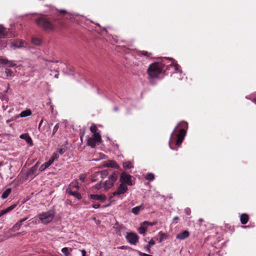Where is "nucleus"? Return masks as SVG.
Listing matches in <instances>:
<instances>
[{
	"mask_svg": "<svg viewBox=\"0 0 256 256\" xmlns=\"http://www.w3.org/2000/svg\"><path fill=\"white\" fill-rule=\"evenodd\" d=\"M186 134V131L182 128L177 130V126L175 128L172 133L171 134L169 146L170 148L173 150H178V148H174L172 145L174 144L178 147H179L182 142Z\"/></svg>",
	"mask_w": 256,
	"mask_h": 256,
	"instance_id": "1",
	"label": "nucleus"
},
{
	"mask_svg": "<svg viewBox=\"0 0 256 256\" xmlns=\"http://www.w3.org/2000/svg\"><path fill=\"white\" fill-rule=\"evenodd\" d=\"M38 26L45 31H52L55 28V26L50 18L46 15H42L36 20Z\"/></svg>",
	"mask_w": 256,
	"mask_h": 256,
	"instance_id": "2",
	"label": "nucleus"
},
{
	"mask_svg": "<svg viewBox=\"0 0 256 256\" xmlns=\"http://www.w3.org/2000/svg\"><path fill=\"white\" fill-rule=\"evenodd\" d=\"M164 68V64L162 62H154L150 64L147 70L148 79L151 80L158 78Z\"/></svg>",
	"mask_w": 256,
	"mask_h": 256,
	"instance_id": "3",
	"label": "nucleus"
},
{
	"mask_svg": "<svg viewBox=\"0 0 256 256\" xmlns=\"http://www.w3.org/2000/svg\"><path fill=\"white\" fill-rule=\"evenodd\" d=\"M118 178V174L114 172L112 174L109 178L108 180H106L103 184H102V186L104 188L105 190H108L110 188H112L116 180Z\"/></svg>",
	"mask_w": 256,
	"mask_h": 256,
	"instance_id": "4",
	"label": "nucleus"
},
{
	"mask_svg": "<svg viewBox=\"0 0 256 256\" xmlns=\"http://www.w3.org/2000/svg\"><path fill=\"white\" fill-rule=\"evenodd\" d=\"M39 218L44 224H48L52 221L54 218L53 213L48 212L39 215Z\"/></svg>",
	"mask_w": 256,
	"mask_h": 256,
	"instance_id": "5",
	"label": "nucleus"
},
{
	"mask_svg": "<svg viewBox=\"0 0 256 256\" xmlns=\"http://www.w3.org/2000/svg\"><path fill=\"white\" fill-rule=\"evenodd\" d=\"M120 181L121 184H125L126 185L132 186V176L125 172H122L120 176Z\"/></svg>",
	"mask_w": 256,
	"mask_h": 256,
	"instance_id": "6",
	"label": "nucleus"
},
{
	"mask_svg": "<svg viewBox=\"0 0 256 256\" xmlns=\"http://www.w3.org/2000/svg\"><path fill=\"white\" fill-rule=\"evenodd\" d=\"M138 236L135 233L128 232L126 236V239L128 242L134 245H136L138 241Z\"/></svg>",
	"mask_w": 256,
	"mask_h": 256,
	"instance_id": "7",
	"label": "nucleus"
},
{
	"mask_svg": "<svg viewBox=\"0 0 256 256\" xmlns=\"http://www.w3.org/2000/svg\"><path fill=\"white\" fill-rule=\"evenodd\" d=\"M128 190V186L125 184H120L117 190L113 192L114 196H119L125 193Z\"/></svg>",
	"mask_w": 256,
	"mask_h": 256,
	"instance_id": "8",
	"label": "nucleus"
},
{
	"mask_svg": "<svg viewBox=\"0 0 256 256\" xmlns=\"http://www.w3.org/2000/svg\"><path fill=\"white\" fill-rule=\"evenodd\" d=\"M0 65L6 67H14L16 64L12 61L8 60L6 58L0 56Z\"/></svg>",
	"mask_w": 256,
	"mask_h": 256,
	"instance_id": "9",
	"label": "nucleus"
},
{
	"mask_svg": "<svg viewBox=\"0 0 256 256\" xmlns=\"http://www.w3.org/2000/svg\"><path fill=\"white\" fill-rule=\"evenodd\" d=\"M28 218V217H26L20 220L18 222H17L12 228V230L13 231H16L19 230L23 222L27 220Z\"/></svg>",
	"mask_w": 256,
	"mask_h": 256,
	"instance_id": "10",
	"label": "nucleus"
},
{
	"mask_svg": "<svg viewBox=\"0 0 256 256\" xmlns=\"http://www.w3.org/2000/svg\"><path fill=\"white\" fill-rule=\"evenodd\" d=\"M103 166L105 167H110L114 168H119L117 163L114 160L104 162Z\"/></svg>",
	"mask_w": 256,
	"mask_h": 256,
	"instance_id": "11",
	"label": "nucleus"
},
{
	"mask_svg": "<svg viewBox=\"0 0 256 256\" xmlns=\"http://www.w3.org/2000/svg\"><path fill=\"white\" fill-rule=\"evenodd\" d=\"M20 138L24 140L30 146H33V142L32 138L30 137L28 134H22Z\"/></svg>",
	"mask_w": 256,
	"mask_h": 256,
	"instance_id": "12",
	"label": "nucleus"
},
{
	"mask_svg": "<svg viewBox=\"0 0 256 256\" xmlns=\"http://www.w3.org/2000/svg\"><path fill=\"white\" fill-rule=\"evenodd\" d=\"M168 235L166 234L163 233L162 232H158V235L155 237L156 240H158L159 242H162L164 240H166Z\"/></svg>",
	"mask_w": 256,
	"mask_h": 256,
	"instance_id": "13",
	"label": "nucleus"
},
{
	"mask_svg": "<svg viewBox=\"0 0 256 256\" xmlns=\"http://www.w3.org/2000/svg\"><path fill=\"white\" fill-rule=\"evenodd\" d=\"M90 198L94 200H98L101 202H104L106 200V196L104 194H94L90 195Z\"/></svg>",
	"mask_w": 256,
	"mask_h": 256,
	"instance_id": "14",
	"label": "nucleus"
},
{
	"mask_svg": "<svg viewBox=\"0 0 256 256\" xmlns=\"http://www.w3.org/2000/svg\"><path fill=\"white\" fill-rule=\"evenodd\" d=\"M190 236V233L188 230H184L176 236V238L178 240H184L188 238Z\"/></svg>",
	"mask_w": 256,
	"mask_h": 256,
	"instance_id": "15",
	"label": "nucleus"
},
{
	"mask_svg": "<svg viewBox=\"0 0 256 256\" xmlns=\"http://www.w3.org/2000/svg\"><path fill=\"white\" fill-rule=\"evenodd\" d=\"M66 192L67 193L69 194H70L72 196H74L75 198H78V200H80V199L82 198L81 195L77 191L73 192V191L71 189L68 188L66 190Z\"/></svg>",
	"mask_w": 256,
	"mask_h": 256,
	"instance_id": "16",
	"label": "nucleus"
},
{
	"mask_svg": "<svg viewBox=\"0 0 256 256\" xmlns=\"http://www.w3.org/2000/svg\"><path fill=\"white\" fill-rule=\"evenodd\" d=\"M144 209V206L142 204L139 206L134 207L132 208V212L135 215H138L140 212Z\"/></svg>",
	"mask_w": 256,
	"mask_h": 256,
	"instance_id": "17",
	"label": "nucleus"
},
{
	"mask_svg": "<svg viewBox=\"0 0 256 256\" xmlns=\"http://www.w3.org/2000/svg\"><path fill=\"white\" fill-rule=\"evenodd\" d=\"M249 220V216L246 214H242L240 216V220L242 224H246Z\"/></svg>",
	"mask_w": 256,
	"mask_h": 256,
	"instance_id": "18",
	"label": "nucleus"
},
{
	"mask_svg": "<svg viewBox=\"0 0 256 256\" xmlns=\"http://www.w3.org/2000/svg\"><path fill=\"white\" fill-rule=\"evenodd\" d=\"M96 143H97V142L91 137L88 138L87 140L88 146H90L92 148H94L96 146Z\"/></svg>",
	"mask_w": 256,
	"mask_h": 256,
	"instance_id": "19",
	"label": "nucleus"
},
{
	"mask_svg": "<svg viewBox=\"0 0 256 256\" xmlns=\"http://www.w3.org/2000/svg\"><path fill=\"white\" fill-rule=\"evenodd\" d=\"M7 36L6 28L2 25L0 24V38H5Z\"/></svg>",
	"mask_w": 256,
	"mask_h": 256,
	"instance_id": "20",
	"label": "nucleus"
},
{
	"mask_svg": "<svg viewBox=\"0 0 256 256\" xmlns=\"http://www.w3.org/2000/svg\"><path fill=\"white\" fill-rule=\"evenodd\" d=\"M155 244V242L153 239H151L146 246V248L148 253L151 252L150 248L152 246Z\"/></svg>",
	"mask_w": 256,
	"mask_h": 256,
	"instance_id": "21",
	"label": "nucleus"
},
{
	"mask_svg": "<svg viewBox=\"0 0 256 256\" xmlns=\"http://www.w3.org/2000/svg\"><path fill=\"white\" fill-rule=\"evenodd\" d=\"M52 164V162H50V160L46 162H44V164H42L40 168V170L41 172H42L46 168L49 167L51 164Z\"/></svg>",
	"mask_w": 256,
	"mask_h": 256,
	"instance_id": "22",
	"label": "nucleus"
},
{
	"mask_svg": "<svg viewBox=\"0 0 256 256\" xmlns=\"http://www.w3.org/2000/svg\"><path fill=\"white\" fill-rule=\"evenodd\" d=\"M91 138H94L97 142V143H100L102 142L101 136L98 132L93 134Z\"/></svg>",
	"mask_w": 256,
	"mask_h": 256,
	"instance_id": "23",
	"label": "nucleus"
},
{
	"mask_svg": "<svg viewBox=\"0 0 256 256\" xmlns=\"http://www.w3.org/2000/svg\"><path fill=\"white\" fill-rule=\"evenodd\" d=\"M138 54L139 56H144L146 57H149L152 54L151 52L145 50H140L138 51Z\"/></svg>",
	"mask_w": 256,
	"mask_h": 256,
	"instance_id": "24",
	"label": "nucleus"
},
{
	"mask_svg": "<svg viewBox=\"0 0 256 256\" xmlns=\"http://www.w3.org/2000/svg\"><path fill=\"white\" fill-rule=\"evenodd\" d=\"M32 114V112L30 110H27L24 111H22L20 114V116L22 118L26 117L29 116Z\"/></svg>",
	"mask_w": 256,
	"mask_h": 256,
	"instance_id": "25",
	"label": "nucleus"
},
{
	"mask_svg": "<svg viewBox=\"0 0 256 256\" xmlns=\"http://www.w3.org/2000/svg\"><path fill=\"white\" fill-rule=\"evenodd\" d=\"M32 43L36 46H40L42 44V40L39 38H33L32 39Z\"/></svg>",
	"mask_w": 256,
	"mask_h": 256,
	"instance_id": "26",
	"label": "nucleus"
},
{
	"mask_svg": "<svg viewBox=\"0 0 256 256\" xmlns=\"http://www.w3.org/2000/svg\"><path fill=\"white\" fill-rule=\"evenodd\" d=\"M11 192V189L10 188H8L6 189L2 194L1 196L2 198V199H5L8 198V196L10 195V193Z\"/></svg>",
	"mask_w": 256,
	"mask_h": 256,
	"instance_id": "27",
	"label": "nucleus"
},
{
	"mask_svg": "<svg viewBox=\"0 0 256 256\" xmlns=\"http://www.w3.org/2000/svg\"><path fill=\"white\" fill-rule=\"evenodd\" d=\"M146 179L149 181L153 180L154 179V175L152 173H148L146 176Z\"/></svg>",
	"mask_w": 256,
	"mask_h": 256,
	"instance_id": "28",
	"label": "nucleus"
},
{
	"mask_svg": "<svg viewBox=\"0 0 256 256\" xmlns=\"http://www.w3.org/2000/svg\"><path fill=\"white\" fill-rule=\"evenodd\" d=\"M123 166L124 168L128 169L133 167L132 164L130 162H126L123 163Z\"/></svg>",
	"mask_w": 256,
	"mask_h": 256,
	"instance_id": "29",
	"label": "nucleus"
},
{
	"mask_svg": "<svg viewBox=\"0 0 256 256\" xmlns=\"http://www.w3.org/2000/svg\"><path fill=\"white\" fill-rule=\"evenodd\" d=\"M158 224V221L157 220H156V221H154L153 222H147V221H145L144 222H143V225L144 226H154V225H156Z\"/></svg>",
	"mask_w": 256,
	"mask_h": 256,
	"instance_id": "30",
	"label": "nucleus"
},
{
	"mask_svg": "<svg viewBox=\"0 0 256 256\" xmlns=\"http://www.w3.org/2000/svg\"><path fill=\"white\" fill-rule=\"evenodd\" d=\"M144 226H144L142 224V226L138 229V231L140 234H144L146 232V228Z\"/></svg>",
	"mask_w": 256,
	"mask_h": 256,
	"instance_id": "31",
	"label": "nucleus"
},
{
	"mask_svg": "<svg viewBox=\"0 0 256 256\" xmlns=\"http://www.w3.org/2000/svg\"><path fill=\"white\" fill-rule=\"evenodd\" d=\"M62 252L64 254L65 256H71L68 252V248H64L62 249Z\"/></svg>",
	"mask_w": 256,
	"mask_h": 256,
	"instance_id": "32",
	"label": "nucleus"
},
{
	"mask_svg": "<svg viewBox=\"0 0 256 256\" xmlns=\"http://www.w3.org/2000/svg\"><path fill=\"white\" fill-rule=\"evenodd\" d=\"M19 45L17 44H12V46H14L16 48H21L24 46H23L24 42L22 40H18Z\"/></svg>",
	"mask_w": 256,
	"mask_h": 256,
	"instance_id": "33",
	"label": "nucleus"
},
{
	"mask_svg": "<svg viewBox=\"0 0 256 256\" xmlns=\"http://www.w3.org/2000/svg\"><path fill=\"white\" fill-rule=\"evenodd\" d=\"M90 130L92 133L94 134L97 132L98 128L95 124H93L90 127Z\"/></svg>",
	"mask_w": 256,
	"mask_h": 256,
	"instance_id": "34",
	"label": "nucleus"
},
{
	"mask_svg": "<svg viewBox=\"0 0 256 256\" xmlns=\"http://www.w3.org/2000/svg\"><path fill=\"white\" fill-rule=\"evenodd\" d=\"M58 155L57 154H53L52 158L49 160L52 162V164L55 160L58 159Z\"/></svg>",
	"mask_w": 256,
	"mask_h": 256,
	"instance_id": "35",
	"label": "nucleus"
},
{
	"mask_svg": "<svg viewBox=\"0 0 256 256\" xmlns=\"http://www.w3.org/2000/svg\"><path fill=\"white\" fill-rule=\"evenodd\" d=\"M108 174L107 170H104L100 172V175L102 178L106 176Z\"/></svg>",
	"mask_w": 256,
	"mask_h": 256,
	"instance_id": "36",
	"label": "nucleus"
},
{
	"mask_svg": "<svg viewBox=\"0 0 256 256\" xmlns=\"http://www.w3.org/2000/svg\"><path fill=\"white\" fill-rule=\"evenodd\" d=\"M59 128V124H57L55 125V126H54V128H53V130H52V136H54L55 134L56 133V132H57V130H58Z\"/></svg>",
	"mask_w": 256,
	"mask_h": 256,
	"instance_id": "37",
	"label": "nucleus"
},
{
	"mask_svg": "<svg viewBox=\"0 0 256 256\" xmlns=\"http://www.w3.org/2000/svg\"><path fill=\"white\" fill-rule=\"evenodd\" d=\"M6 76H12L13 75L12 72L11 70H9L8 68H6Z\"/></svg>",
	"mask_w": 256,
	"mask_h": 256,
	"instance_id": "38",
	"label": "nucleus"
},
{
	"mask_svg": "<svg viewBox=\"0 0 256 256\" xmlns=\"http://www.w3.org/2000/svg\"><path fill=\"white\" fill-rule=\"evenodd\" d=\"M16 206V204H13L6 208V210H7L8 212H10V210L14 208Z\"/></svg>",
	"mask_w": 256,
	"mask_h": 256,
	"instance_id": "39",
	"label": "nucleus"
},
{
	"mask_svg": "<svg viewBox=\"0 0 256 256\" xmlns=\"http://www.w3.org/2000/svg\"><path fill=\"white\" fill-rule=\"evenodd\" d=\"M184 212L187 216H190L191 214V210L190 208H186L184 209Z\"/></svg>",
	"mask_w": 256,
	"mask_h": 256,
	"instance_id": "40",
	"label": "nucleus"
},
{
	"mask_svg": "<svg viewBox=\"0 0 256 256\" xmlns=\"http://www.w3.org/2000/svg\"><path fill=\"white\" fill-rule=\"evenodd\" d=\"M138 254L140 256H152V255L148 254L143 253L141 252L138 251Z\"/></svg>",
	"mask_w": 256,
	"mask_h": 256,
	"instance_id": "41",
	"label": "nucleus"
},
{
	"mask_svg": "<svg viewBox=\"0 0 256 256\" xmlns=\"http://www.w3.org/2000/svg\"><path fill=\"white\" fill-rule=\"evenodd\" d=\"M67 16L66 17V19H71L74 18V15L72 14L67 12Z\"/></svg>",
	"mask_w": 256,
	"mask_h": 256,
	"instance_id": "42",
	"label": "nucleus"
},
{
	"mask_svg": "<svg viewBox=\"0 0 256 256\" xmlns=\"http://www.w3.org/2000/svg\"><path fill=\"white\" fill-rule=\"evenodd\" d=\"M38 164V163H36L34 166L31 168L30 171L32 173H33L36 170V166Z\"/></svg>",
	"mask_w": 256,
	"mask_h": 256,
	"instance_id": "43",
	"label": "nucleus"
},
{
	"mask_svg": "<svg viewBox=\"0 0 256 256\" xmlns=\"http://www.w3.org/2000/svg\"><path fill=\"white\" fill-rule=\"evenodd\" d=\"M60 14H67V12L66 10H58Z\"/></svg>",
	"mask_w": 256,
	"mask_h": 256,
	"instance_id": "44",
	"label": "nucleus"
},
{
	"mask_svg": "<svg viewBox=\"0 0 256 256\" xmlns=\"http://www.w3.org/2000/svg\"><path fill=\"white\" fill-rule=\"evenodd\" d=\"M8 212L7 210H6V209L5 210H2L0 212V216H2V215L6 214V213H7Z\"/></svg>",
	"mask_w": 256,
	"mask_h": 256,
	"instance_id": "45",
	"label": "nucleus"
},
{
	"mask_svg": "<svg viewBox=\"0 0 256 256\" xmlns=\"http://www.w3.org/2000/svg\"><path fill=\"white\" fill-rule=\"evenodd\" d=\"M85 178H86V176L84 174H80V179L82 182H84Z\"/></svg>",
	"mask_w": 256,
	"mask_h": 256,
	"instance_id": "46",
	"label": "nucleus"
},
{
	"mask_svg": "<svg viewBox=\"0 0 256 256\" xmlns=\"http://www.w3.org/2000/svg\"><path fill=\"white\" fill-rule=\"evenodd\" d=\"M47 104H50L51 112H52V113L54 112V106L51 104V102H48Z\"/></svg>",
	"mask_w": 256,
	"mask_h": 256,
	"instance_id": "47",
	"label": "nucleus"
},
{
	"mask_svg": "<svg viewBox=\"0 0 256 256\" xmlns=\"http://www.w3.org/2000/svg\"><path fill=\"white\" fill-rule=\"evenodd\" d=\"M82 256H86V252L84 250H80Z\"/></svg>",
	"mask_w": 256,
	"mask_h": 256,
	"instance_id": "48",
	"label": "nucleus"
},
{
	"mask_svg": "<svg viewBox=\"0 0 256 256\" xmlns=\"http://www.w3.org/2000/svg\"><path fill=\"white\" fill-rule=\"evenodd\" d=\"M102 187V184L100 183L96 186V188L98 190H99Z\"/></svg>",
	"mask_w": 256,
	"mask_h": 256,
	"instance_id": "49",
	"label": "nucleus"
},
{
	"mask_svg": "<svg viewBox=\"0 0 256 256\" xmlns=\"http://www.w3.org/2000/svg\"><path fill=\"white\" fill-rule=\"evenodd\" d=\"M100 206V204H96L92 206V208H99Z\"/></svg>",
	"mask_w": 256,
	"mask_h": 256,
	"instance_id": "50",
	"label": "nucleus"
},
{
	"mask_svg": "<svg viewBox=\"0 0 256 256\" xmlns=\"http://www.w3.org/2000/svg\"><path fill=\"white\" fill-rule=\"evenodd\" d=\"M58 152L60 154H62L64 153V150L62 148H60Z\"/></svg>",
	"mask_w": 256,
	"mask_h": 256,
	"instance_id": "51",
	"label": "nucleus"
},
{
	"mask_svg": "<svg viewBox=\"0 0 256 256\" xmlns=\"http://www.w3.org/2000/svg\"><path fill=\"white\" fill-rule=\"evenodd\" d=\"M43 121H44V120H43V119H42V120H41V121L40 122L39 124H38V130H40V126H41V125H42V123Z\"/></svg>",
	"mask_w": 256,
	"mask_h": 256,
	"instance_id": "52",
	"label": "nucleus"
},
{
	"mask_svg": "<svg viewBox=\"0 0 256 256\" xmlns=\"http://www.w3.org/2000/svg\"><path fill=\"white\" fill-rule=\"evenodd\" d=\"M178 220H179V218L176 216H175L174 218L173 221L175 222V221Z\"/></svg>",
	"mask_w": 256,
	"mask_h": 256,
	"instance_id": "53",
	"label": "nucleus"
},
{
	"mask_svg": "<svg viewBox=\"0 0 256 256\" xmlns=\"http://www.w3.org/2000/svg\"><path fill=\"white\" fill-rule=\"evenodd\" d=\"M74 186L76 189H78L79 188V186H78V184L77 182H76V184H74Z\"/></svg>",
	"mask_w": 256,
	"mask_h": 256,
	"instance_id": "54",
	"label": "nucleus"
},
{
	"mask_svg": "<svg viewBox=\"0 0 256 256\" xmlns=\"http://www.w3.org/2000/svg\"><path fill=\"white\" fill-rule=\"evenodd\" d=\"M56 74L54 75V78H58L59 74L58 72H56Z\"/></svg>",
	"mask_w": 256,
	"mask_h": 256,
	"instance_id": "55",
	"label": "nucleus"
},
{
	"mask_svg": "<svg viewBox=\"0 0 256 256\" xmlns=\"http://www.w3.org/2000/svg\"><path fill=\"white\" fill-rule=\"evenodd\" d=\"M253 102L254 103H255L256 104V98H254V100H253Z\"/></svg>",
	"mask_w": 256,
	"mask_h": 256,
	"instance_id": "56",
	"label": "nucleus"
},
{
	"mask_svg": "<svg viewBox=\"0 0 256 256\" xmlns=\"http://www.w3.org/2000/svg\"><path fill=\"white\" fill-rule=\"evenodd\" d=\"M198 221H199L200 222H203V220H202V218H200V219H199Z\"/></svg>",
	"mask_w": 256,
	"mask_h": 256,
	"instance_id": "57",
	"label": "nucleus"
},
{
	"mask_svg": "<svg viewBox=\"0 0 256 256\" xmlns=\"http://www.w3.org/2000/svg\"><path fill=\"white\" fill-rule=\"evenodd\" d=\"M2 166V164H1V163L0 162V166Z\"/></svg>",
	"mask_w": 256,
	"mask_h": 256,
	"instance_id": "58",
	"label": "nucleus"
}]
</instances>
